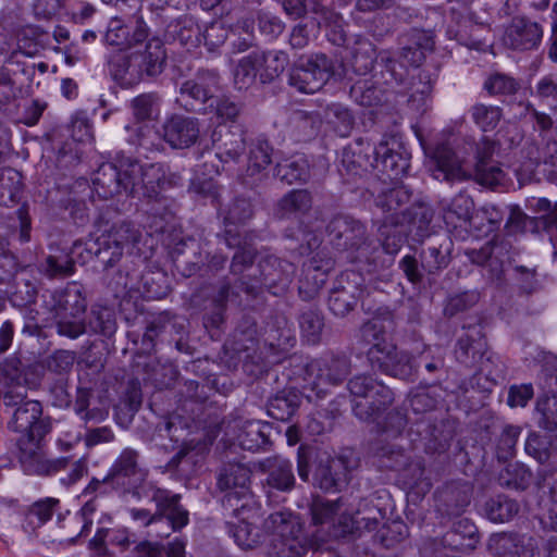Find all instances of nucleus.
<instances>
[{"label": "nucleus", "instance_id": "obj_29", "mask_svg": "<svg viewBox=\"0 0 557 557\" xmlns=\"http://www.w3.org/2000/svg\"><path fill=\"white\" fill-rule=\"evenodd\" d=\"M488 546L498 556L540 557L536 539L527 534L500 533L490 540Z\"/></svg>", "mask_w": 557, "mask_h": 557}, {"label": "nucleus", "instance_id": "obj_51", "mask_svg": "<svg viewBox=\"0 0 557 557\" xmlns=\"http://www.w3.org/2000/svg\"><path fill=\"white\" fill-rule=\"evenodd\" d=\"M275 175L287 184L305 182L309 177V164L304 156H295L278 162Z\"/></svg>", "mask_w": 557, "mask_h": 557}, {"label": "nucleus", "instance_id": "obj_43", "mask_svg": "<svg viewBox=\"0 0 557 557\" xmlns=\"http://www.w3.org/2000/svg\"><path fill=\"white\" fill-rule=\"evenodd\" d=\"M506 215L505 207L486 203L478 209L473 215L472 231L476 237L488 235L498 230Z\"/></svg>", "mask_w": 557, "mask_h": 557}, {"label": "nucleus", "instance_id": "obj_58", "mask_svg": "<svg viewBox=\"0 0 557 557\" xmlns=\"http://www.w3.org/2000/svg\"><path fill=\"white\" fill-rule=\"evenodd\" d=\"M349 95L354 101L364 107L375 106L382 99V90L368 78L359 79L351 85Z\"/></svg>", "mask_w": 557, "mask_h": 557}, {"label": "nucleus", "instance_id": "obj_31", "mask_svg": "<svg viewBox=\"0 0 557 557\" xmlns=\"http://www.w3.org/2000/svg\"><path fill=\"white\" fill-rule=\"evenodd\" d=\"M335 261L326 250L315 251L302 264L300 292L305 288L309 294H315L326 282Z\"/></svg>", "mask_w": 557, "mask_h": 557}, {"label": "nucleus", "instance_id": "obj_11", "mask_svg": "<svg viewBox=\"0 0 557 557\" xmlns=\"http://www.w3.org/2000/svg\"><path fill=\"white\" fill-rule=\"evenodd\" d=\"M126 174L131 180V196L148 200H158L161 190L177 185L181 180L164 163L141 164L132 158Z\"/></svg>", "mask_w": 557, "mask_h": 557}, {"label": "nucleus", "instance_id": "obj_3", "mask_svg": "<svg viewBox=\"0 0 557 557\" xmlns=\"http://www.w3.org/2000/svg\"><path fill=\"white\" fill-rule=\"evenodd\" d=\"M2 401L8 409H12L8 428L21 433L29 445V453H35L52 431V419L44 416L40 401L27 399L25 391L11 388L3 394Z\"/></svg>", "mask_w": 557, "mask_h": 557}, {"label": "nucleus", "instance_id": "obj_19", "mask_svg": "<svg viewBox=\"0 0 557 557\" xmlns=\"http://www.w3.org/2000/svg\"><path fill=\"white\" fill-rule=\"evenodd\" d=\"M164 8L152 11L154 21L164 27V36L170 41H177L185 47H197L200 44V27L196 20L188 14L181 15L168 22L169 15Z\"/></svg>", "mask_w": 557, "mask_h": 557}, {"label": "nucleus", "instance_id": "obj_8", "mask_svg": "<svg viewBox=\"0 0 557 557\" xmlns=\"http://www.w3.org/2000/svg\"><path fill=\"white\" fill-rule=\"evenodd\" d=\"M346 75L343 63L324 53H313L300 58L290 69L288 84L300 92L313 94L320 90L330 78Z\"/></svg>", "mask_w": 557, "mask_h": 557}, {"label": "nucleus", "instance_id": "obj_55", "mask_svg": "<svg viewBox=\"0 0 557 557\" xmlns=\"http://www.w3.org/2000/svg\"><path fill=\"white\" fill-rule=\"evenodd\" d=\"M41 272L50 278H63L75 272V262L66 252L49 255L40 264Z\"/></svg>", "mask_w": 557, "mask_h": 557}, {"label": "nucleus", "instance_id": "obj_46", "mask_svg": "<svg viewBox=\"0 0 557 557\" xmlns=\"http://www.w3.org/2000/svg\"><path fill=\"white\" fill-rule=\"evenodd\" d=\"M401 223H393V221H382V223L379 226V240L381 244H376L373 242V245L379 246V248L382 251V260L384 268L386 264V260L384 258V255L394 256L396 255L400 248L403 247V244L405 242V233L399 228V225ZM381 269V267L377 268V270Z\"/></svg>", "mask_w": 557, "mask_h": 557}, {"label": "nucleus", "instance_id": "obj_42", "mask_svg": "<svg viewBox=\"0 0 557 557\" xmlns=\"http://www.w3.org/2000/svg\"><path fill=\"white\" fill-rule=\"evenodd\" d=\"M312 207L311 194L306 189H293L277 202L276 215L280 219L306 214Z\"/></svg>", "mask_w": 557, "mask_h": 557}, {"label": "nucleus", "instance_id": "obj_33", "mask_svg": "<svg viewBox=\"0 0 557 557\" xmlns=\"http://www.w3.org/2000/svg\"><path fill=\"white\" fill-rule=\"evenodd\" d=\"M215 154L224 163L237 162L246 150L245 132L219 126L211 135Z\"/></svg>", "mask_w": 557, "mask_h": 557}, {"label": "nucleus", "instance_id": "obj_52", "mask_svg": "<svg viewBox=\"0 0 557 557\" xmlns=\"http://www.w3.org/2000/svg\"><path fill=\"white\" fill-rule=\"evenodd\" d=\"M484 510L491 521L503 523L518 513L519 505L506 495H497L485 503Z\"/></svg>", "mask_w": 557, "mask_h": 557}, {"label": "nucleus", "instance_id": "obj_48", "mask_svg": "<svg viewBox=\"0 0 557 557\" xmlns=\"http://www.w3.org/2000/svg\"><path fill=\"white\" fill-rule=\"evenodd\" d=\"M86 326V333L111 337L117 327L115 312L109 307L92 306Z\"/></svg>", "mask_w": 557, "mask_h": 557}, {"label": "nucleus", "instance_id": "obj_15", "mask_svg": "<svg viewBox=\"0 0 557 557\" xmlns=\"http://www.w3.org/2000/svg\"><path fill=\"white\" fill-rule=\"evenodd\" d=\"M368 294L366 278L355 270L342 272L335 280L329 296V309L336 317H345Z\"/></svg>", "mask_w": 557, "mask_h": 557}, {"label": "nucleus", "instance_id": "obj_12", "mask_svg": "<svg viewBox=\"0 0 557 557\" xmlns=\"http://www.w3.org/2000/svg\"><path fill=\"white\" fill-rule=\"evenodd\" d=\"M307 386L323 398L329 386H339L351 373V359L345 354H324L304 368Z\"/></svg>", "mask_w": 557, "mask_h": 557}, {"label": "nucleus", "instance_id": "obj_36", "mask_svg": "<svg viewBox=\"0 0 557 557\" xmlns=\"http://www.w3.org/2000/svg\"><path fill=\"white\" fill-rule=\"evenodd\" d=\"M430 171L437 181L461 182L469 177L456 153L446 146L436 149Z\"/></svg>", "mask_w": 557, "mask_h": 557}, {"label": "nucleus", "instance_id": "obj_37", "mask_svg": "<svg viewBox=\"0 0 557 557\" xmlns=\"http://www.w3.org/2000/svg\"><path fill=\"white\" fill-rule=\"evenodd\" d=\"M262 469L267 473L265 483L269 487L280 492H290L295 487L296 478L293 463L283 457L267 458L262 462Z\"/></svg>", "mask_w": 557, "mask_h": 557}, {"label": "nucleus", "instance_id": "obj_4", "mask_svg": "<svg viewBox=\"0 0 557 557\" xmlns=\"http://www.w3.org/2000/svg\"><path fill=\"white\" fill-rule=\"evenodd\" d=\"M45 308L52 313L59 335L75 339L87 332L85 312L87 299L77 282L42 295Z\"/></svg>", "mask_w": 557, "mask_h": 557}, {"label": "nucleus", "instance_id": "obj_26", "mask_svg": "<svg viewBox=\"0 0 557 557\" xmlns=\"http://www.w3.org/2000/svg\"><path fill=\"white\" fill-rule=\"evenodd\" d=\"M170 255L176 271L184 277L196 274L208 258L203 256L200 244L191 237H182L171 247Z\"/></svg>", "mask_w": 557, "mask_h": 557}, {"label": "nucleus", "instance_id": "obj_9", "mask_svg": "<svg viewBox=\"0 0 557 557\" xmlns=\"http://www.w3.org/2000/svg\"><path fill=\"white\" fill-rule=\"evenodd\" d=\"M141 238V231L131 221L114 222L110 228L92 242L88 251L92 253L104 270L113 268L122 259L124 251L134 247Z\"/></svg>", "mask_w": 557, "mask_h": 557}, {"label": "nucleus", "instance_id": "obj_6", "mask_svg": "<svg viewBox=\"0 0 557 557\" xmlns=\"http://www.w3.org/2000/svg\"><path fill=\"white\" fill-rule=\"evenodd\" d=\"M251 469L237 461H228L214 471L212 495L220 498L222 507L239 518L251 495Z\"/></svg>", "mask_w": 557, "mask_h": 557}, {"label": "nucleus", "instance_id": "obj_45", "mask_svg": "<svg viewBox=\"0 0 557 557\" xmlns=\"http://www.w3.org/2000/svg\"><path fill=\"white\" fill-rule=\"evenodd\" d=\"M382 50L376 54L374 45L367 38H359L356 40L355 46L350 50L351 66L356 74L367 75L374 66L375 60H380ZM379 64L384 67V64L379 61Z\"/></svg>", "mask_w": 557, "mask_h": 557}, {"label": "nucleus", "instance_id": "obj_61", "mask_svg": "<svg viewBox=\"0 0 557 557\" xmlns=\"http://www.w3.org/2000/svg\"><path fill=\"white\" fill-rule=\"evenodd\" d=\"M376 454L381 467L398 472L407 466L410 457L404 448L395 444L383 445L377 449Z\"/></svg>", "mask_w": 557, "mask_h": 557}, {"label": "nucleus", "instance_id": "obj_53", "mask_svg": "<svg viewBox=\"0 0 557 557\" xmlns=\"http://www.w3.org/2000/svg\"><path fill=\"white\" fill-rule=\"evenodd\" d=\"M553 449L557 450V435L552 434L540 435L533 432L524 445L525 453L540 463H545L549 459Z\"/></svg>", "mask_w": 557, "mask_h": 557}, {"label": "nucleus", "instance_id": "obj_28", "mask_svg": "<svg viewBox=\"0 0 557 557\" xmlns=\"http://www.w3.org/2000/svg\"><path fill=\"white\" fill-rule=\"evenodd\" d=\"M410 199V190L404 185H397L380 191L375 197V206L385 214L383 221L404 223L411 216L408 207Z\"/></svg>", "mask_w": 557, "mask_h": 557}, {"label": "nucleus", "instance_id": "obj_41", "mask_svg": "<svg viewBox=\"0 0 557 557\" xmlns=\"http://www.w3.org/2000/svg\"><path fill=\"white\" fill-rule=\"evenodd\" d=\"M301 396L297 391L283 389L270 398L267 410L271 418L278 421H288L298 410Z\"/></svg>", "mask_w": 557, "mask_h": 557}, {"label": "nucleus", "instance_id": "obj_50", "mask_svg": "<svg viewBox=\"0 0 557 557\" xmlns=\"http://www.w3.org/2000/svg\"><path fill=\"white\" fill-rule=\"evenodd\" d=\"M300 333L307 344L317 346L322 342L324 317L318 309L310 308L299 315Z\"/></svg>", "mask_w": 557, "mask_h": 557}, {"label": "nucleus", "instance_id": "obj_16", "mask_svg": "<svg viewBox=\"0 0 557 557\" xmlns=\"http://www.w3.org/2000/svg\"><path fill=\"white\" fill-rule=\"evenodd\" d=\"M367 359L373 369L386 375L401 380H408L414 375L412 357L407 351L398 350L392 341L370 346L367 350Z\"/></svg>", "mask_w": 557, "mask_h": 557}, {"label": "nucleus", "instance_id": "obj_44", "mask_svg": "<svg viewBox=\"0 0 557 557\" xmlns=\"http://www.w3.org/2000/svg\"><path fill=\"white\" fill-rule=\"evenodd\" d=\"M438 500L446 507L448 515L458 516L470 504V487L466 483L446 484L438 492Z\"/></svg>", "mask_w": 557, "mask_h": 557}, {"label": "nucleus", "instance_id": "obj_20", "mask_svg": "<svg viewBox=\"0 0 557 557\" xmlns=\"http://www.w3.org/2000/svg\"><path fill=\"white\" fill-rule=\"evenodd\" d=\"M161 136L173 149H188L200 137L199 120L183 114H173L162 124Z\"/></svg>", "mask_w": 557, "mask_h": 557}, {"label": "nucleus", "instance_id": "obj_24", "mask_svg": "<svg viewBox=\"0 0 557 557\" xmlns=\"http://www.w3.org/2000/svg\"><path fill=\"white\" fill-rule=\"evenodd\" d=\"M487 351V343L481 324L470 325L465 333L459 336L455 357L461 364L473 368L481 366L483 370V359Z\"/></svg>", "mask_w": 557, "mask_h": 557}, {"label": "nucleus", "instance_id": "obj_22", "mask_svg": "<svg viewBox=\"0 0 557 557\" xmlns=\"http://www.w3.org/2000/svg\"><path fill=\"white\" fill-rule=\"evenodd\" d=\"M399 62L419 67L426 54L434 50V35L431 30L410 28L398 37Z\"/></svg>", "mask_w": 557, "mask_h": 557}, {"label": "nucleus", "instance_id": "obj_18", "mask_svg": "<svg viewBox=\"0 0 557 557\" xmlns=\"http://www.w3.org/2000/svg\"><path fill=\"white\" fill-rule=\"evenodd\" d=\"M146 475L139 463V453L134 448H124L112 463L108 474L102 481L92 479L86 490L97 491L102 483H110L113 486H134Z\"/></svg>", "mask_w": 557, "mask_h": 557}, {"label": "nucleus", "instance_id": "obj_62", "mask_svg": "<svg viewBox=\"0 0 557 557\" xmlns=\"http://www.w3.org/2000/svg\"><path fill=\"white\" fill-rule=\"evenodd\" d=\"M473 177L478 184L488 188H495L502 184L505 173L495 162L483 163L482 161H476Z\"/></svg>", "mask_w": 557, "mask_h": 557}, {"label": "nucleus", "instance_id": "obj_30", "mask_svg": "<svg viewBox=\"0 0 557 557\" xmlns=\"http://www.w3.org/2000/svg\"><path fill=\"white\" fill-rule=\"evenodd\" d=\"M132 51L144 79L156 78L165 70L168 54L160 38L152 37L147 40L144 47L132 49Z\"/></svg>", "mask_w": 557, "mask_h": 557}, {"label": "nucleus", "instance_id": "obj_10", "mask_svg": "<svg viewBox=\"0 0 557 557\" xmlns=\"http://www.w3.org/2000/svg\"><path fill=\"white\" fill-rule=\"evenodd\" d=\"M134 495L137 498H148L156 505L157 522H165L169 531L157 532L160 537L169 536L170 532H177L189 522V512L181 504V494L160 487L153 482H145L135 487Z\"/></svg>", "mask_w": 557, "mask_h": 557}, {"label": "nucleus", "instance_id": "obj_60", "mask_svg": "<svg viewBox=\"0 0 557 557\" xmlns=\"http://www.w3.org/2000/svg\"><path fill=\"white\" fill-rule=\"evenodd\" d=\"M384 511L376 507L370 506L368 500L360 503L356 515L351 518V522L357 529L367 531L375 530L379 523L384 519Z\"/></svg>", "mask_w": 557, "mask_h": 557}, {"label": "nucleus", "instance_id": "obj_49", "mask_svg": "<svg viewBox=\"0 0 557 557\" xmlns=\"http://www.w3.org/2000/svg\"><path fill=\"white\" fill-rule=\"evenodd\" d=\"M351 397V405L357 404L358 400L364 399L370 393H374L380 397L382 392H385V384L371 374H357L347 381L346 385Z\"/></svg>", "mask_w": 557, "mask_h": 557}, {"label": "nucleus", "instance_id": "obj_32", "mask_svg": "<svg viewBox=\"0 0 557 557\" xmlns=\"http://www.w3.org/2000/svg\"><path fill=\"white\" fill-rule=\"evenodd\" d=\"M18 55V51H13L0 65V88L12 92L29 86L35 76V65L21 60Z\"/></svg>", "mask_w": 557, "mask_h": 557}, {"label": "nucleus", "instance_id": "obj_35", "mask_svg": "<svg viewBox=\"0 0 557 557\" xmlns=\"http://www.w3.org/2000/svg\"><path fill=\"white\" fill-rule=\"evenodd\" d=\"M272 151L270 143L263 137H258L251 143L246 174L243 176L245 185L253 186L267 176L265 170L272 162Z\"/></svg>", "mask_w": 557, "mask_h": 557}, {"label": "nucleus", "instance_id": "obj_38", "mask_svg": "<svg viewBox=\"0 0 557 557\" xmlns=\"http://www.w3.org/2000/svg\"><path fill=\"white\" fill-rule=\"evenodd\" d=\"M381 394L383 397L370 393L364 399L351 405L355 417L364 422H376L381 414L391 407L395 398L393 391L387 385H385V392Z\"/></svg>", "mask_w": 557, "mask_h": 557}, {"label": "nucleus", "instance_id": "obj_1", "mask_svg": "<svg viewBox=\"0 0 557 557\" xmlns=\"http://www.w3.org/2000/svg\"><path fill=\"white\" fill-rule=\"evenodd\" d=\"M260 277L246 280L242 276L239 284L232 287L224 282L211 299L209 311L205 315V324L212 327H219L225 318L227 304L240 306L242 299L238 288L248 296L256 297L262 288L269 290L272 295L283 294L293 281L296 273L294 263L281 259L274 255H264L258 262Z\"/></svg>", "mask_w": 557, "mask_h": 557}, {"label": "nucleus", "instance_id": "obj_17", "mask_svg": "<svg viewBox=\"0 0 557 557\" xmlns=\"http://www.w3.org/2000/svg\"><path fill=\"white\" fill-rule=\"evenodd\" d=\"M129 157L121 158L117 163L104 162L94 173L92 193L99 199L108 200L125 193L131 195V180L126 174Z\"/></svg>", "mask_w": 557, "mask_h": 557}, {"label": "nucleus", "instance_id": "obj_63", "mask_svg": "<svg viewBox=\"0 0 557 557\" xmlns=\"http://www.w3.org/2000/svg\"><path fill=\"white\" fill-rule=\"evenodd\" d=\"M531 94L540 102L549 106L553 110H557V75L547 74L542 76L531 90Z\"/></svg>", "mask_w": 557, "mask_h": 557}, {"label": "nucleus", "instance_id": "obj_57", "mask_svg": "<svg viewBox=\"0 0 557 557\" xmlns=\"http://www.w3.org/2000/svg\"><path fill=\"white\" fill-rule=\"evenodd\" d=\"M535 414L540 428L547 431L557 429V395L539 397L535 405Z\"/></svg>", "mask_w": 557, "mask_h": 557}, {"label": "nucleus", "instance_id": "obj_64", "mask_svg": "<svg viewBox=\"0 0 557 557\" xmlns=\"http://www.w3.org/2000/svg\"><path fill=\"white\" fill-rule=\"evenodd\" d=\"M527 157L534 165H554V161L557 158V140L542 135V146H531L527 151Z\"/></svg>", "mask_w": 557, "mask_h": 557}, {"label": "nucleus", "instance_id": "obj_34", "mask_svg": "<svg viewBox=\"0 0 557 557\" xmlns=\"http://www.w3.org/2000/svg\"><path fill=\"white\" fill-rule=\"evenodd\" d=\"M108 70L112 78L125 88L136 86L145 81L132 50L116 51L110 54Z\"/></svg>", "mask_w": 557, "mask_h": 557}, {"label": "nucleus", "instance_id": "obj_2", "mask_svg": "<svg viewBox=\"0 0 557 557\" xmlns=\"http://www.w3.org/2000/svg\"><path fill=\"white\" fill-rule=\"evenodd\" d=\"M331 245L338 251L347 252L351 262L364 264L368 272L383 265L382 251L367 236L366 225L351 215L338 214L326 226Z\"/></svg>", "mask_w": 557, "mask_h": 557}, {"label": "nucleus", "instance_id": "obj_13", "mask_svg": "<svg viewBox=\"0 0 557 557\" xmlns=\"http://www.w3.org/2000/svg\"><path fill=\"white\" fill-rule=\"evenodd\" d=\"M220 76L213 70H200L180 87L176 102L187 112L207 114L213 111Z\"/></svg>", "mask_w": 557, "mask_h": 557}, {"label": "nucleus", "instance_id": "obj_27", "mask_svg": "<svg viewBox=\"0 0 557 557\" xmlns=\"http://www.w3.org/2000/svg\"><path fill=\"white\" fill-rule=\"evenodd\" d=\"M262 343L269 349L267 358L272 357L271 362H278L294 347L296 337L287 321L284 318H276L267 323L262 333Z\"/></svg>", "mask_w": 557, "mask_h": 557}, {"label": "nucleus", "instance_id": "obj_7", "mask_svg": "<svg viewBox=\"0 0 557 557\" xmlns=\"http://www.w3.org/2000/svg\"><path fill=\"white\" fill-rule=\"evenodd\" d=\"M265 528L272 533L269 552L272 557H302L312 547L302 525L290 512L271 513Z\"/></svg>", "mask_w": 557, "mask_h": 557}, {"label": "nucleus", "instance_id": "obj_40", "mask_svg": "<svg viewBox=\"0 0 557 557\" xmlns=\"http://www.w3.org/2000/svg\"><path fill=\"white\" fill-rule=\"evenodd\" d=\"M264 51L253 50L243 57L234 69V84L239 90L248 89L256 82L257 73L264 62Z\"/></svg>", "mask_w": 557, "mask_h": 557}, {"label": "nucleus", "instance_id": "obj_25", "mask_svg": "<svg viewBox=\"0 0 557 557\" xmlns=\"http://www.w3.org/2000/svg\"><path fill=\"white\" fill-rule=\"evenodd\" d=\"M443 220L446 226L451 230L462 228L466 232L472 231L474 215V201L466 193H459L451 199H442L438 202Z\"/></svg>", "mask_w": 557, "mask_h": 557}, {"label": "nucleus", "instance_id": "obj_56", "mask_svg": "<svg viewBox=\"0 0 557 557\" xmlns=\"http://www.w3.org/2000/svg\"><path fill=\"white\" fill-rule=\"evenodd\" d=\"M324 119L342 137L350 133L355 122L350 110L341 103L329 104L324 110Z\"/></svg>", "mask_w": 557, "mask_h": 557}, {"label": "nucleus", "instance_id": "obj_54", "mask_svg": "<svg viewBox=\"0 0 557 557\" xmlns=\"http://www.w3.org/2000/svg\"><path fill=\"white\" fill-rule=\"evenodd\" d=\"M471 120L483 132L494 131L503 117L498 106L475 103L469 110Z\"/></svg>", "mask_w": 557, "mask_h": 557}, {"label": "nucleus", "instance_id": "obj_39", "mask_svg": "<svg viewBox=\"0 0 557 557\" xmlns=\"http://www.w3.org/2000/svg\"><path fill=\"white\" fill-rule=\"evenodd\" d=\"M271 426L259 420H248L242 425L237 441L238 445L249 451L265 449L270 445L269 431Z\"/></svg>", "mask_w": 557, "mask_h": 557}, {"label": "nucleus", "instance_id": "obj_59", "mask_svg": "<svg viewBox=\"0 0 557 557\" xmlns=\"http://www.w3.org/2000/svg\"><path fill=\"white\" fill-rule=\"evenodd\" d=\"M408 536V528L403 521L394 520L391 523L384 524L374 534V542L379 543L385 548L394 547L396 544L403 542Z\"/></svg>", "mask_w": 557, "mask_h": 557}, {"label": "nucleus", "instance_id": "obj_23", "mask_svg": "<svg viewBox=\"0 0 557 557\" xmlns=\"http://www.w3.org/2000/svg\"><path fill=\"white\" fill-rule=\"evenodd\" d=\"M367 144L369 143L358 138L342 150L338 172L345 182L350 183L374 171V157L367 150Z\"/></svg>", "mask_w": 557, "mask_h": 557}, {"label": "nucleus", "instance_id": "obj_47", "mask_svg": "<svg viewBox=\"0 0 557 557\" xmlns=\"http://www.w3.org/2000/svg\"><path fill=\"white\" fill-rule=\"evenodd\" d=\"M137 284L140 288L137 292L147 299L163 298L170 290L166 273L159 269L144 272L140 278H137Z\"/></svg>", "mask_w": 557, "mask_h": 557}, {"label": "nucleus", "instance_id": "obj_5", "mask_svg": "<svg viewBox=\"0 0 557 557\" xmlns=\"http://www.w3.org/2000/svg\"><path fill=\"white\" fill-rule=\"evenodd\" d=\"M380 61L384 64V70L381 71L384 84L407 91L409 106L418 112H425L432 101L433 88L437 81L436 71L422 69L407 81V67L394 58L392 51H383L380 54Z\"/></svg>", "mask_w": 557, "mask_h": 557}, {"label": "nucleus", "instance_id": "obj_21", "mask_svg": "<svg viewBox=\"0 0 557 557\" xmlns=\"http://www.w3.org/2000/svg\"><path fill=\"white\" fill-rule=\"evenodd\" d=\"M543 38V26L527 16H513L507 25L504 33V44L506 47L527 51L536 49Z\"/></svg>", "mask_w": 557, "mask_h": 557}, {"label": "nucleus", "instance_id": "obj_14", "mask_svg": "<svg viewBox=\"0 0 557 557\" xmlns=\"http://www.w3.org/2000/svg\"><path fill=\"white\" fill-rule=\"evenodd\" d=\"M367 150L373 154L374 171L382 181H398L407 175L411 154L397 137H384L376 146L367 144Z\"/></svg>", "mask_w": 557, "mask_h": 557}]
</instances>
